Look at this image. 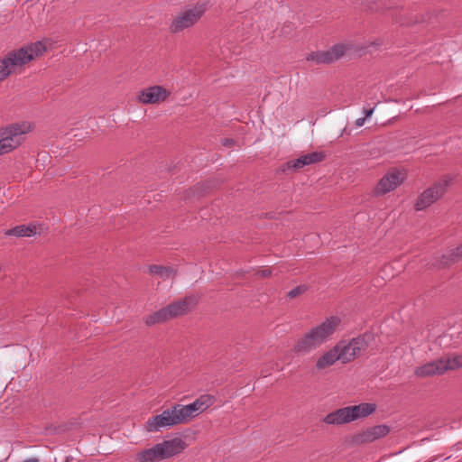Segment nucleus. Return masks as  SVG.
Returning <instances> with one entry per match:
<instances>
[{
	"instance_id": "412c9836",
	"label": "nucleus",
	"mask_w": 462,
	"mask_h": 462,
	"mask_svg": "<svg viewBox=\"0 0 462 462\" xmlns=\"http://www.w3.org/2000/svg\"><path fill=\"white\" fill-rule=\"evenodd\" d=\"M149 271L151 274L157 275L162 279L173 278L175 275V270L171 267L151 265Z\"/></svg>"
},
{
	"instance_id": "9d476101",
	"label": "nucleus",
	"mask_w": 462,
	"mask_h": 462,
	"mask_svg": "<svg viewBox=\"0 0 462 462\" xmlns=\"http://www.w3.org/2000/svg\"><path fill=\"white\" fill-rule=\"evenodd\" d=\"M214 402L215 397L213 395L203 394L196 399L192 403L188 405L178 404L177 408L182 422H185L202 413L213 405Z\"/></svg>"
},
{
	"instance_id": "6e6552de",
	"label": "nucleus",
	"mask_w": 462,
	"mask_h": 462,
	"mask_svg": "<svg viewBox=\"0 0 462 462\" xmlns=\"http://www.w3.org/2000/svg\"><path fill=\"white\" fill-rule=\"evenodd\" d=\"M205 12L203 4H197L194 6L180 12L171 22V30L173 32H181L195 24Z\"/></svg>"
},
{
	"instance_id": "6ab92c4d",
	"label": "nucleus",
	"mask_w": 462,
	"mask_h": 462,
	"mask_svg": "<svg viewBox=\"0 0 462 462\" xmlns=\"http://www.w3.org/2000/svg\"><path fill=\"white\" fill-rule=\"evenodd\" d=\"M339 360L338 350L336 346L323 353L316 361L315 368L317 371H323L333 365Z\"/></svg>"
},
{
	"instance_id": "39448f33",
	"label": "nucleus",
	"mask_w": 462,
	"mask_h": 462,
	"mask_svg": "<svg viewBox=\"0 0 462 462\" xmlns=\"http://www.w3.org/2000/svg\"><path fill=\"white\" fill-rule=\"evenodd\" d=\"M197 303L198 298L196 296L186 297L183 300L175 301L166 308L149 315L145 319V323L148 326H152L184 315L191 310Z\"/></svg>"
},
{
	"instance_id": "4be33fe9",
	"label": "nucleus",
	"mask_w": 462,
	"mask_h": 462,
	"mask_svg": "<svg viewBox=\"0 0 462 462\" xmlns=\"http://www.w3.org/2000/svg\"><path fill=\"white\" fill-rule=\"evenodd\" d=\"M462 257V244L457 247L454 248L449 255V260L445 262V264H448L449 262H456Z\"/></svg>"
},
{
	"instance_id": "4468645a",
	"label": "nucleus",
	"mask_w": 462,
	"mask_h": 462,
	"mask_svg": "<svg viewBox=\"0 0 462 462\" xmlns=\"http://www.w3.org/2000/svg\"><path fill=\"white\" fill-rule=\"evenodd\" d=\"M169 95L170 92L166 88L161 86H152L141 90L138 99L143 104H156L164 101Z\"/></svg>"
},
{
	"instance_id": "dca6fc26",
	"label": "nucleus",
	"mask_w": 462,
	"mask_h": 462,
	"mask_svg": "<svg viewBox=\"0 0 462 462\" xmlns=\"http://www.w3.org/2000/svg\"><path fill=\"white\" fill-rule=\"evenodd\" d=\"M159 444L164 459L180 454L187 448L186 442L180 438L164 440Z\"/></svg>"
},
{
	"instance_id": "9b49d317",
	"label": "nucleus",
	"mask_w": 462,
	"mask_h": 462,
	"mask_svg": "<svg viewBox=\"0 0 462 462\" xmlns=\"http://www.w3.org/2000/svg\"><path fill=\"white\" fill-rule=\"evenodd\" d=\"M182 423L177 405L163 411L161 414L150 418L147 421L148 431H158L163 427H171Z\"/></svg>"
},
{
	"instance_id": "7ed1b4c3",
	"label": "nucleus",
	"mask_w": 462,
	"mask_h": 462,
	"mask_svg": "<svg viewBox=\"0 0 462 462\" xmlns=\"http://www.w3.org/2000/svg\"><path fill=\"white\" fill-rule=\"evenodd\" d=\"M376 409L374 403L363 402L358 405L337 409L327 414L323 421L328 425H342L372 414Z\"/></svg>"
},
{
	"instance_id": "f257e3e1",
	"label": "nucleus",
	"mask_w": 462,
	"mask_h": 462,
	"mask_svg": "<svg viewBox=\"0 0 462 462\" xmlns=\"http://www.w3.org/2000/svg\"><path fill=\"white\" fill-rule=\"evenodd\" d=\"M340 319L331 316L306 331L294 344L293 352L299 356L310 354L328 341L340 325Z\"/></svg>"
},
{
	"instance_id": "b1692460",
	"label": "nucleus",
	"mask_w": 462,
	"mask_h": 462,
	"mask_svg": "<svg viewBox=\"0 0 462 462\" xmlns=\"http://www.w3.org/2000/svg\"><path fill=\"white\" fill-rule=\"evenodd\" d=\"M271 273H272V271L269 269H263V270H260L257 272V274L261 277H267V276L271 275Z\"/></svg>"
},
{
	"instance_id": "20e7f679",
	"label": "nucleus",
	"mask_w": 462,
	"mask_h": 462,
	"mask_svg": "<svg viewBox=\"0 0 462 462\" xmlns=\"http://www.w3.org/2000/svg\"><path fill=\"white\" fill-rule=\"evenodd\" d=\"M32 129L31 123L22 122L0 128V155L10 152L22 144L24 135Z\"/></svg>"
},
{
	"instance_id": "423d86ee",
	"label": "nucleus",
	"mask_w": 462,
	"mask_h": 462,
	"mask_svg": "<svg viewBox=\"0 0 462 462\" xmlns=\"http://www.w3.org/2000/svg\"><path fill=\"white\" fill-rule=\"evenodd\" d=\"M373 339L371 334H364L349 342H340L336 346L338 350L339 361L347 363L362 355Z\"/></svg>"
},
{
	"instance_id": "1a4fd4ad",
	"label": "nucleus",
	"mask_w": 462,
	"mask_h": 462,
	"mask_svg": "<svg viewBox=\"0 0 462 462\" xmlns=\"http://www.w3.org/2000/svg\"><path fill=\"white\" fill-rule=\"evenodd\" d=\"M450 181L451 178L446 176L432 187L424 190L417 199L415 204L416 210H423L435 203L444 194Z\"/></svg>"
},
{
	"instance_id": "ddd939ff",
	"label": "nucleus",
	"mask_w": 462,
	"mask_h": 462,
	"mask_svg": "<svg viewBox=\"0 0 462 462\" xmlns=\"http://www.w3.org/2000/svg\"><path fill=\"white\" fill-rule=\"evenodd\" d=\"M350 49L347 43H338L331 47V49L323 51H316L310 53L307 60L315 61L316 63H330L343 57Z\"/></svg>"
},
{
	"instance_id": "5701e85b",
	"label": "nucleus",
	"mask_w": 462,
	"mask_h": 462,
	"mask_svg": "<svg viewBox=\"0 0 462 462\" xmlns=\"http://www.w3.org/2000/svg\"><path fill=\"white\" fill-rule=\"evenodd\" d=\"M306 290H307V287L305 285H299L288 292V297H290V298L298 297L299 295H301L303 292H305Z\"/></svg>"
},
{
	"instance_id": "f8f14e48",
	"label": "nucleus",
	"mask_w": 462,
	"mask_h": 462,
	"mask_svg": "<svg viewBox=\"0 0 462 462\" xmlns=\"http://www.w3.org/2000/svg\"><path fill=\"white\" fill-rule=\"evenodd\" d=\"M406 171L404 170L392 169L390 170L377 183L374 192L377 195H384L394 190L403 183L406 179Z\"/></svg>"
},
{
	"instance_id": "393cba45",
	"label": "nucleus",
	"mask_w": 462,
	"mask_h": 462,
	"mask_svg": "<svg viewBox=\"0 0 462 462\" xmlns=\"http://www.w3.org/2000/svg\"><path fill=\"white\" fill-rule=\"evenodd\" d=\"M365 117L358 118L356 120L355 125L356 127H361L365 125Z\"/></svg>"
},
{
	"instance_id": "2eb2a0df",
	"label": "nucleus",
	"mask_w": 462,
	"mask_h": 462,
	"mask_svg": "<svg viewBox=\"0 0 462 462\" xmlns=\"http://www.w3.org/2000/svg\"><path fill=\"white\" fill-rule=\"evenodd\" d=\"M389 432L390 429L388 426L376 425L357 434L355 438V441L359 444L373 442L386 436Z\"/></svg>"
},
{
	"instance_id": "f03ea898",
	"label": "nucleus",
	"mask_w": 462,
	"mask_h": 462,
	"mask_svg": "<svg viewBox=\"0 0 462 462\" xmlns=\"http://www.w3.org/2000/svg\"><path fill=\"white\" fill-rule=\"evenodd\" d=\"M45 51V44L37 42L8 52L0 60V82L11 74L20 71L25 64L41 56Z\"/></svg>"
},
{
	"instance_id": "aec40b11",
	"label": "nucleus",
	"mask_w": 462,
	"mask_h": 462,
	"mask_svg": "<svg viewBox=\"0 0 462 462\" xmlns=\"http://www.w3.org/2000/svg\"><path fill=\"white\" fill-rule=\"evenodd\" d=\"M162 452L160 444L158 443L150 448L143 449L137 453L136 458L140 462H156L164 459Z\"/></svg>"
},
{
	"instance_id": "a211bd4d",
	"label": "nucleus",
	"mask_w": 462,
	"mask_h": 462,
	"mask_svg": "<svg viewBox=\"0 0 462 462\" xmlns=\"http://www.w3.org/2000/svg\"><path fill=\"white\" fill-rule=\"evenodd\" d=\"M40 226L36 223H31L29 225H21L14 228L7 229L5 231L6 236H16V237H31L38 233Z\"/></svg>"
},
{
	"instance_id": "0eeeda50",
	"label": "nucleus",
	"mask_w": 462,
	"mask_h": 462,
	"mask_svg": "<svg viewBox=\"0 0 462 462\" xmlns=\"http://www.w3.org/2000/svg\"><path fill=\"white\" fill-rule=\"evenodd\" d=\"M462 366V356H455L447 359H439L430 362L415 369V374L419 377L440 374L447 370Z\"/></svg>"
},
{
	"instance_id": "a878e982",
	"label": "nucleus",
	"mask_w": 462,
	"mask_h": 462,
	"mask_svg": "<svg viewBox=\"0 0 462 462\" xmlns=\"http://www.w3.org/2000/svg\"><path fill=\"white\" fill-rule=\"evenodd\" d=\"M374 111V108L365 109L364 110V114H365L364 117H365V119L370 117L373 115Z\"/></svg>"
},
{
	"instance_id": "f3484780",
	"label": "nucleus",
	"mask_w": 462,
	"mask_h": 462,
	"mask_svg": "<svg viewBox=\"0 0 462 462\" xmlns=\"http://www.w3.org/2000/svg\"><path fill=\"white\" fill-rule=\"evenodd\" d=\"M325 158V153L323 152H312L310 153H307L300 156L296 160H291L288 162V168L293 169H301L304 166L314 164L323 161Z\"/></svg>"
}]
</instances>
